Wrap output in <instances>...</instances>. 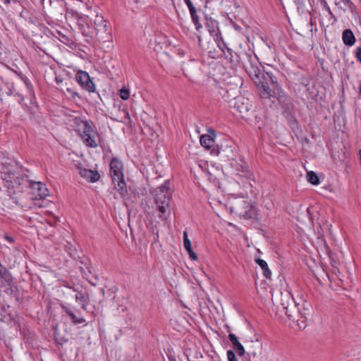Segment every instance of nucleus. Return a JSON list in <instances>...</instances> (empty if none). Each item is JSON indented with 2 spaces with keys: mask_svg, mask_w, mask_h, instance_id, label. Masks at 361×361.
Returning <instances> with one entry per match:
<instances>
[{
  "mask_svg": "<svg viewBox=\"0 0 361 361\" xmlns=\"http://www.w3.org/2000/svg\"><path fill=\"white\" fill-rule=\"evenodd\" d=\"M28 185V177L24 175L22 169L13 161L3 162L0 169V190L3 189L8 196L15 199L23 193Z\"/></svg>",
  "mask_w": 361,
  "mask_h": 361,
  "instance_id": "nucleus-1",
  "label": "nucleus"
},
{
  "mask_svg": "<svg viewBox=\"0 0 361 361\" xmlns=\"http://www.w3.org/2000/svg\"><path fill=\"white\" fill-rule=\"evenodd\" d=\"M77 25L84 37L96 39L100 42H109L112 39L109 23L102 15L97 14L94 18L87 15L75 13Z\"/></svg>",
  "mask_w": 361,
  "mask_h": 361,
  "instance_id": "nucleus-2",
  "label": "nucleus"
},
{
  "mask_svg": "<svg viewBox=\"0 0 361 361\" xmlns=\"http://www.w3.org/2000/svg\"><path fill=\"white\" fill-rule=\"evenodd\" d=\"M272 302L277 308H281L286 316L293 320L295 319L298 316L306 318L307 315L310 314L309 307L310 305L304 302L302 307H300V303L296 302L294 298L288 290H285L280 293H276L272 295Z\"/></svg>",
  "mask_w": 361,
  "mask_h": 361,
  "instance_id": "nucleus-3",
  "label": "nucleus"
},
{
  "mask_svg": "<svg viewBox=\"0 0 361 361\" xmlns=\"http://www.w3.org/2000/svg\"><path fill=\"white\" fill-rule=\"evenodd\" d=\"M252 68H250V78H251L256 87H257L259 94L262 99H276L280 100L283 93L281 89L275 85L274 87L271 90L268 87V80L271 79V77L268 73L264 74V71H262L261 68L253 64L251 60Z\"/></svg>",
  "mask_w": 361,
  "mask_h": 361,
  "instance_id": "nucleus-4",
  "label": "nucleus"
},
{
  "mask_svg": "<svg viewBox=\"0 0 361 361\" xmlns=\"http://www.w3.org/2000/svg\"><path fill=\"white\" fill-rule=\"evenodd\" d=\"M71 122V127L78 133L87 147L96 148L98 146L99 135L92 128L88 121L84 120L80 117H75Z\"/></svg>",
  "mask_w": 361,
  "mask_h": 361,
  "instance_id": "nucleus-5",
  "label": "nucleus"
},
{
  "mask_svg": "<svg viewBox=\"0 0 361 361\" xmlns=\"http://www.w3.org/2000/svg\"><path fill=\"white\" fill-rule=\"evenodd\" d=\"M171 195V192L169 180H165L162 185L155 190L154 201L157 209L159 212L158 216L163 221L167 220L171 214L169 206Z\"/></svg>",
  "mask_w": 361,
  "mask_h": 361,
  "instance_id": "nucleus-6",
  "label": "nucleus"
},
{
  "mask_svg": "<svg viewBox=\"0 0 361 361\" xmlns=\"http://www.w3.org/2000/svg\"><path fill=\"white\" fill-rule=\"evenodd\" d=\"M218 156L221 161H228L231 166L237 171L247 173L248 165L245 157L241 154H235L231 146L228 145H221L218 150Z\"/></svg>",
  "mask_w": 361,
  "mask_h": 361,
  "instance_id": "nucleus-7",
  "label": "nucleus"
},
{
  "mask_svg": "<svg viewBox=\"0 0 361 361\" xmlns=\"http://www.w3.org/2000/svg\"><path fill=\"white\" fill-rule=\"evenodd\" d=\"M110 175L114 185H116V183H117L118 190L123 193L126 190L123 164L117 158H113L110 162Z\"/></svg>",
  "mask_w": 361,
  "mask_h": 361,
  "instance_id": "nucleus-8",
  "label": "nucleus"
},
{
  "mask_svg": "<svg viewBox=\"0 0 361 361\" xmlns=\"http://www.w3.org/2000/svg\"><path fill=\"white\" fill-rule=\"evenodd\" d=\"M33 200L44 199L49 194V190L46 185L41 181H35L28 179V185Z\"/></svg>",
  "mask_w": 361,
  "mask_h": 361,
  "instance_id": "nucleus-9",
  "label": "nucleus"
},
{
  "mask_svg": "<svg viewBox=\"0 0 361 361\" xmlns=\"http://www.w3.org/2000/svg\"><path fill=\"white\" fill-rule=\"evenodd\" d=\"M75 80L83 90L89 92H95V85L87 72L78 71L75 74Z\"/></svg>",
  "mask_w": 361,
  "mask_h": 361,
  "instance_id": "nucleus-10",
  "label": "nucleus"
},
{
  "mask_svg": "<svg viewBox=\"0 0 361 361\" xmlns=\"http://www.w3.org/2000/svg\"><path fill=\"white\" fill-rule=\"evenodd\" d=\"M252 47H253V54L255 56V59L256 61L259 62L260 66H262V63H266L267 65H270L269 63L261 61L260 57L262 55V52L267 49V42L264 40L262 37H253V42H252Z\"/></svg>",
  "mask_w": 361,
  "mask_h": 361,
  "instance_id": "nucleus-11",
  "label": "nucleus"
},
{
  "mask_svg": "<svg viewBox=\"0 0 361 361\" xmlns=\"http://www.w3.org/2000/svg\"><path fill=\"white\" fill-rule=\"evenodd\" d=\"M75 168L78 173L87 180L95 183L99 180L100 175L97 171L86 169L81 163H75Z\"/></svg>",
  "mask_w": 361,
  "mask_h": 361,
  "instance_id": "nucleus-12",
  "label": "nucleus"
},
{
  "mask_svg": "<svg viewBox=\"0 0 361 361\" xmlns=\"http://www.w3.org/2000/svg\"><path fill=\"white\" fill-rule=\"evenodd\" d=\"M211 35L214 37V41L216 42L218 47L220 49V50L223 52L224 54L226 59L228 60H231L232 59V54L231 50L227 47L226 43L224 42L220 34L215 32L214 30H212L214 33L212 32V30H209Z\"/></svg>",
  "mask_w": 361,
  "mask_h": 361,
  "instance_id": "nucleus-13",
  "label": "nucleus"
},
{
  "mask_svg": "<svg viewBox=\"0 0 361 361\" xmlns=\"http://www.w3.org/2000/svg\"><path fill=\"white\" fill-rule=\"evenodd\" d=\"M262 348V336L260 334H255V341L250 340V355L254 357L261 355Z\"/></svg>",
  "mask_w": 361,
  "mask_h": 361,
  "instance_id": "nucleus-14",
  "label": "nucleus"
},
{
  "mask_svg": "<svg viewBox=\"0 0 361 361\" xmlns=\"http://www.w3.org/2000/svg\"><path fill=\"white\" fill-rule=\"evenodd\" d=\"M63 311L71 318L73 324H80L86 322V319L83 317L77 316L75 311L68 305H62Z\"/></svg>",
  "mask_w": 361,
  "mask_h": 361,
  "instance_id": "nucleus-15",
  "label": "nucleus"
},
{
  "mask_svg": "<svg viewBox=\"0 0 361 361\" xmlns=\"http://www.w3.org/2000/svg\"><path fill=\"white\" fill-rule=\"evenodd\" d=\"M15 73L17 74V75L20 78V79L25 84V87L27 88V94H28V96L30 97V102H31V103H32V100L33 99H35V100L36 99L35 94V90H34V87H33L32 84L31 83V82L28 79V78H27L25 75L22 74L21 73H18L16 71Z\"/></svg>",
  "mask_w": 361,
  "mask_h": 361,
  "instance_id": "nucleus-16",
  "label": "nucleus"
},
{
  "mask_svg": "<svg viewBox=\"0 0 361 361\" xmlns=\"http://www.w3.org/2000/svg\"><path fill=\"white\" fill-rule=\"evenodd\" d=\"M75 299L78 302L81 308L86 311L90 303V297L87 293H83L82 291H78V293L75 295Z\"/></svg>",
  "mask_w": 361,
  "mask_h": 361,
  "instance_id": "nucleus-17",
  "label": "nucleus"
},
{
  "mask_svg": "<svg viewBox=\"0 0 361 361\" xmlns=\"http://www.w3.org/2000/svg\"><path fill=\"white\" fill-rule=\"evenodd\" d=\"M234 108L236 109L237 112L239 114V116L242 118H245L248 112V104L240 101V99H237L235 104Z\"/></svg>",
  "mask_w": 361,
  "mask_h": 361,
  "instance_id": "nucleus-18",
  "label": "nucleus"
},
{
  "mask_svg": "<svg viewBox=\"0 0 361 361\" xmlns=\"http://www.w3.org/2000/svg\"><path fill=\"white\" fill-rule=\"evenodd\" d=\"M228 338L231 342L233 348L236 350L239 356H242L245 353L244 347L239 342L238 337L234 334H229Z\"/></svg>",
  "mask_w": 361,
  "mask_h": 361,
  "instance_id": "nucleus-19",
  "label": "nucleus"
},
{
  "mask_svg": "<svg viewBox=\"0 0 361 361\" xmlns=\"http://www.w3.org/2000/svg\"><path fill=\"white\" fill-rule=\"evenodd\" d=\"M342 39L346 46H352L355 42V37L351 30L346 29L343 32Z\"/></svg>",
  "mask_w": 361,
  "mask_h": 361,
  "instance_id": "nucleus-20",
  "label": "nucleus"
},
{
  "mask_svg": "<svg viewBox=\"0 0 361 361\" xmlns=\"http://www.w3.org/2000/svg\"><path fill=\"white\" fill-rule=\"evenodd\" d=\"M255 261L262 268L264 276L267 279H270L271 276V271L269 270L267 263L259 257H256Z\"/></svg>",
  "mask_w": 361,
  "mask_h": 361,
  "instance_id": "nucleus-21",
  "label": "nucleus"
},
{
  "mask_svg": "<svg viewBox=\"0 0 361 361\" xmlns=\"http://www.w3.org/2000/svg\"><path fill=\"white\" fill-rule=\"evenodd\" d=\"M200 142L203 147L209 149L212 147L214 140L209 135H203L200 137Z\"/></svg>",
  "mask_w": 361,
  "mask_h": 361,
  "instance_id": "nucleus-22",
  "label": "nucleus"
},
{
  "mask_svg": "<svg viewBox=\"0 0 361 361\" xmlns=\"http://www.w3.org/2000/svg\"><path fill=\"white\" fill-rule=\"evenodd\" d=\"M250 219H253L257 221H259L262 219L259 214L258 209L252 204H250Z\"/></svg>",
  "mask_w": 361,
  "mask_h": 361,
  "instance_id": "nucleus-23",
  "label": "nucleus"
},
{
  "mask_svg": "<svg viewBox=\"0 0 361 361\" xmlns=\"http://www.w3.org/2000/svg\"><path fill=\"white\" fill-rule=\"evenodd\" d=\"M307 180L310 183H311L313 185H318L319 183V179L317 176V175L313 172V171H310V172H307Z\"/></svg>",
  "mask_w": 361,
  "mask_h": 361,
  "instance_id": "nucleus-24",
  "label": "nucleus"
},
{
  "mask_svg": "<svg viewBox=\"0 0 361 361\" xmlns=\"http://www.w3.org/2000/svg\"><path fill=\"white\" fill-rule=\"evenodd\" d=\"M190 16H191V18H192V20L195 26V28L197 30H198L200 28L202 27V25L201 23H200L199 21V17L197 14V12H196V10H195V12H190Z\"/></svg>",
  "mask_w": 361,
  "mask_h": 361,
  "instance_id": "nucleus-25",
  "label": "nucleus"
},
{
  "mask_svg": "<svg viewBox=\"0 0 361 361\" xmlns=\"http://www.w3.org/2000/svg\"><path fill=\"white\" fill-rule=\"evenodd\" d=\"M183 245L186 251L192 250L191 242L188 238L187 231L183 232Z\"/></svg>",
  "mask_w": 361,
  "mask_h": 361,
  "instance_id": "nucleus-26",
  "label": "nucleus"
},
{
  "mask_svg": "<svg viewBox=\"0 0 361 361\" xmlns=\"http://www.w3.org/2000/svg\"><path fill=\"white\" fill-rule=\"evenodd\" d=\"M119 96L123 100H127L130 97V92L127 89L122 88L120 90Z\"/></svg>",
  "mask_w": 361,
  "mask_h": 361,
  "instance_id": "nucleus-27",
  "label": "nucleus"
},
{
  "mask_svg": "<svg viewBox=\"0 0 361 361\" xmlns=\"http://www.w3.org/2000/svg\"><path fill=\"white\" fill-rule=\"evenodd\" d=\"M228 361H238L236 355L232 350H228L226 352Z\"/></svg>",
  "mask_w": 361,
  "mask_h": 361,
  "instance_id": "nucleus-28",
  "label": "nucleus"
},
{
  "mask_svg": "<svg viewBox=\"0 0 361 361\" xmlns=\"http://www.w3.org/2000/svg\"><path fill=\"white\" fill-rule=\"evenodd\" d=\"M66 92L71 95V97L73 99H75V97H79L78 93L71 87H67Z\"/></svg>",
  "mask_w": 361,
  "mask_h": 361,
  "instance_id": "nucleus-29",
  "label": "nucleus"
},
{
  "mask_svg": "<svg viewBox=\"0 0 361 361\" xmlns=\"http://www.w3.org/2000/svg\"><path fill=\"white\" fill-rule=\"evenodd\" d=\"M184 2L187 5V6H188V9L190 11V12H193L194 13L195 10H196V9H195V6H193L192 1L190 0H184Z\"/></svg>",
  "mask_w": 361,
  "mask_h": 361,
  "instance_id": "nucleus-30",
  "label": "nucleus"
},
{
  "mask_svg": "<svg viewBox=\"0 0 361 361\" xmlns=\"http://www.w3.org/2000/svg\"><path fill=\"white\" fill-rule=\"evenodd\" d=\"M355 58L361 63V47H357L355 50Z\"/></svg>",
  "mask_w": 361,
  "mask_h": 361,
  "instance_id": "nucleus-31",
  "label": "nucleus"
},
{
  "mask_svg": "<svg viewBox=\"0 0 361 361\" xmlns=\"http://www.w3.org/2000/svg\"><path fill=\"white\" fill-rule=\"evenodd\" d=\"M188 255H189V257L192 259V260H197V255H196V253L192 250H190L188 251H187Z\"/></svg>",
  "mask_w": 361,
  "mask_h": 361,
  "instance_id": "nucleus-32",
  "label": "nucleus"
},
{
  "mask_svg": "<svg viewBox=\"0 0 361 361\" xmlns=\"http://www.w3.org/2000/svg\"><path fill=\"white\" fill-rule=\"evenodd\" d=\"M4 238L10 243H13L14 242L13 238L7 234L4 235Z\"/></svg>",
  "mask_w": 361,
  "mask_h": 361,
  "instance_id": "nucleus-33",
  "label": "nucleus"
},
{
  "mask_svg": "<svg viewBox=\"0 0 361 361\" xmlns=\"http://www.w3.org/2000/svg\"><path fill=\"white\" fill-rule=\"evenodd\" d=\"M169 361H177L175 355H168Z\"/></svg>",
  "mask_w": 361,
  "mask_h": 361,
  "instance_id": "nucleus-34",
  "label": "nucleus"
},
{
  "mask_svg": "<svg viewBox=\"0 0 361 361\" xmlns=\"http://www.w3.org/2000/svg\"><path fill=\"white\" fill-rule=\"evenodd\" d=\"M345 4H347L349 8L351 7V6L353 5V3L351 2L350 0H342Z\"/></svg>",
  "mask_w": 361,
  "mask_h": 361,
  "instance_id": "nucleus-35",
  "label": "nucleus"
},
{
  "mask_svg": "<svg viewBox=\"0 0 361 361\" xmlns=\"http://www.w3.org/2000/svg\"><path fill=\"white\" fill-rule=\"evenodd\" d=\"M68 46L73 49V47H76V44L74 42L71 41Z\"/></svg>",
  "mask_w": 361,
  "mask_h": 361,
  "instance_id": "nucleus-36",
  "label": "nucleus"
},
{
  "mask_svg": "<svg viewBox=\"0 0 361 361\" xmlns=\"http://www.w3.org/2000/svg\"><path fill=\"white\" fill-rule=\"evenodd\" d=\"M66 286L67 288H70V289L73 290L74 292H75V293H76V294L78 293V291H80L78 289L75 288H73V287H72V286Z\"/></svg>",
  "mask_w": 361,
  "mask_h": 361,
  "instance_id": "nucleus-37",
  "label": "nucleus"
},
{
  "mask_svg": "<svg viewBox=\"0 0 361 361\" xmlns=\"http://www.w3.org/2000/svg\"><path fill=\"white\" fill-rule=\"evenodd\" d=\"M209 56L214 59L216 57V56L214 55V51H209Z\"/></svg>",
  "mask_w": 361,
  "mask_h": 361,
  "instance_id": "nucleus-38",
  "label": "nucleus"
},
{
  "mask_svg": "<svg viewBox=\"0 0 361 361\" xmlns=\"http://www.w3.org/2000/svg\"><path fill=\"white\" fill-rule=\"evenodd\" d=\"M56 82L58 85H59L60 83H61L63 82V80L61 78H59L58 77L56 78Z\"/></svg>",
  "mask_w": 361,
  "mask_h": 361,
  "instance_id": "nucleus-39",
  "label": "nucleus"
},
{
  "mask_svg": "<svg viewBox=\"0 0 361 361\" xmlns=\"http://www.w3.org/2000/svg\"><path fill=\"white\" fill-rule=\"evenodd\" d=\"M21 207H22L24 210H28V209H31V208H32V207H31V206H26V205H25V206H24V205H21Z\"/></svg>",
  "mask_w": 361,
  "mask_h": 361,
  "instance_id": "nucleus-40",
  "label": "nucleus"
},
{
  "mask_svg": "<svg viewBox=\"0 0 361 361\" xmlns=\"http://www.w3.org/2000/svg\"><path fill=\"white\" fill-rule=\"evenodd\" d=\"M253 333H254V335L252 337L250 338V340H253L254 341H255V334H258V333L256 332V331L255 329H253Z\"/></svg>",
  "mask_w": 361,
  "mask_h": 361,
  "instance_id": "nucleus-41",
  "label": "nucleus"
},
{
  "mask_svg": "<svg viewBox=\"0 0 361 361\" xmlns=\"http://www.w3.org/2000/svg\"><path fill=\"white\" fill-rule=\"evenodd\" d=\"M2 1H3L4 2V4H10V2H11V1H10V0H2Z\"/></svg>",
  "mask_w": 361,
  "mask_h": 361,
  "instance_id": "nucleus-42",
  "label": "nucleus"
},
{
  "mask_svg": "<svg viewBox=\"0 0 361 361\" xmlns=\"http://www.w3.org/2000/svg\"><path fill=\"white\" fill-rule=\"evenodd\" d=\"M155 234H156V236H157V240H158V238H159V231H157Z\"/></svg>",
  "mask_w": 361,
  "mask_h": 361,
  "instance_id": "nucleus-43",
  "label": "nucleus"
},
{
  "mask_svg": "<svg viewBox=\"0 0 361 361\" xmlns=\"http://www.w3.org/2000/svg\"><path fill=\"white\" fill-rule=\"evenodd\" d=\"M75 310L78 312V314L80 315V312L79 310Z\"/></svg>",
  "mask_w": 361,
  "mask_h": 361,
  "instance_id": "nucleus-44",
  "label": "nucleus"
},
{
  "mask_svg": "<svg viewBox=\"0 0 361 361\" xmlns=\"http://www.w3.org/2000/svg\"><path fill=\"white\" fill-rule=\"evenodd\" d=\"M360 93H361V85H360Z\"/></svg>",
  "mask_w": 361,
  "mask_h": 361,
  "instance_id": "nucleus-45",
  "label": "nucleus"
}]
</instances>
